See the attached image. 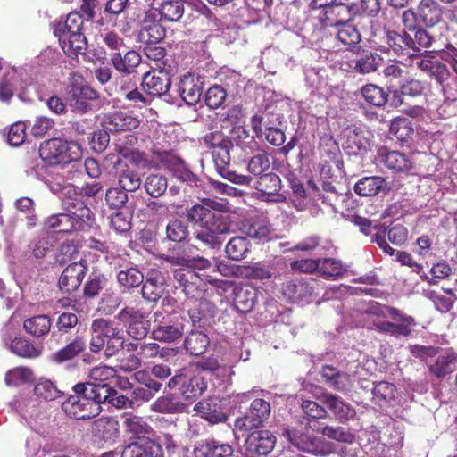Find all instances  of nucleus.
I'll return each mask as SVG.
<instances>
[{"instance_id":"25","label":"nucleus","mask_w":457,"mask_h":457,"mask_svg":"<svg viewBox=\"0 0 457 457\" xmlns=\"http://www.w3.org/2000/svg\"><path fill=\"white\" fill-rule=\"evenodd\" d=\"M307 186L310 190L309 194L314 200H320L322 204L330 206L334 211L337 210V204L344 197L329 181H323L321 187H320L313 180L310 179L307 182Z\"/></svg>"},{"instance_id":"33","label":"nucleus","mask_w":457,"mask_h":457,"mask_svg":"<svg viewBox=\"0 0 457 457\" xmlns=\"http://www.w3.org/2000/svg\"><path fill=\"white\" fill-rule=\"evenodd\" d=\"M259 291L249 285L237 287L234 289L233 304L241 313L250 312L257 303Z\"/></svg>"},{"instance_id":"64","label":"nucleus","mask_w":457,"mask_h":457,"mask_svg":"<svg viewBox=\"0 0 457 457\" xmlns=\"http://www.w3.org/2000/svg\"><path fill=\"white\" fill-rule=\"evenodd\" d=\"M395 392L396 387L394 384L387 381H379L375 383L372 395L377 403H388L395 399Z\"/></svg>"},{"instance_id":"17","label":"nucleus","mask_w":457,"mask_h":457,"mask_svg":"<svg viewBox=\"0 0 457 457\" xmlns=\"http://www.w3.org/2000/svg\"><path fill=\"white\" fill-rule=\"evenodd\" d=\"M320 400L333 413L336 420L345 424L356 415L355 409L341 396L324 392L321 394Z\"/></svg>"},{"instance_id":"23","label":"nucleus","mask_w":457,"mask_h":457,"mask_svg":"<svg viewBox=\"0 0 457 457\" xmlns=\"http://www.w3.org/2000/svg\"><path fill=\"white\" fill-rule=\"evenodd\" d=\"M384 38L388 51H392L398 56L408 55L411 58L413 54L412 53L411 54L413 44L412 37L406 30L387 29Z\"/></svg>"},{"instance_id":"9","label":"nucleus","mask_w":457,"mask_h":457,"mask_svg":"<svg viewBox=\"0 0 457 457\" xmlns=\"http://www.w3.org/2000/svg\"><path fill=\"white\" fill-rule=\"evenodd\" d=\"M95 221L94 214L80 217L79 212L67 211L65 213L52 215L47 220L49 228L56 233H71L73 231H84L89 228Z\"/></svg>"},{"instance_id":"58","label":"nucleus","mask_w":457,"mask_h":457,"mask_svg":"<svg viewBox=\"0 0 457 457\" xmlns=\"http://www.w3.org/2000/svg\"><path fill=\"white\" fill-rule=\"evenodd\" d=\"M361 95L367 103L377 107L384 106L389 96L382 87L374 84L362 87Z\"/></svg>"},{"instance_id":"29","label":"nucleus","mask_w":457,"mask_h":457,"mask_svg":"<svg viewBox=\"0 0 457 457\" xmlns=\"http://www.w3.org/2000/svg\"><path fill=\"white\" fill-rule=\"evenodd\" d=\"M378 156L380 162L389 170L407 172L412 168V162L409 156L399 151H393L383 146L378 150Z\"/></svg>"},{"instance_id":"35","label":"nucleus","mask_w":457,"mask_h":457,"mask_svg":"<svg viewBox=\"0 0 457 457\" xmlns=\"http://www.w3.org/2000/svg\"><path fill=\"white\" fill-rule=\"evenodd\" d=\"M117 167L118 183L121 188L127 192H135L141 184L139 173L127 163L122 162L119 158L114 162Z\"/></svg>"},{"instance_id":"11","label":"nucleus","mask_w":457,"mask_h":457,"mask_svg":"<svg viewBox=\"0 0 457 457\" xmlns=\"http://www.w3.org/2000/svg\"><path fill=\"white\" fill-rule=\"evenodd\" d=\"M88 270L86 260L80 259L69 264L62 272L58 287L62 293L71 294L75 292L81 285Z\"/></svg>"},{"instance_id":"59","label":"nucleus","mask_w":457,"mask_h":457,"mask_svg":"<svg viewBox=\"0 0 457 457\" xmlns=\"http://www.w3.org/2000/svg\"><path fill=\"white\" fill-rule=\"evenodd\" d=\"M101 386L104 387L107 395L104 399H102L103 403H109L116 409L123 408H133L134 401L128 396L119 393L117 390L112 388L109 384H101Z\"/></svg>"},{"instance_id":"63","label":"nucleus","mask_w":457,"mask_h":457,"mask_svg":"<svg viewBox=\"0 0 457 457\" xmlns=\"http://www.w3.org/2000/svg\"><path fill=\"white\" fill-rule=\"evenodd\" d=\"M189 237L187 225L181 220H170L166 226V238L175 243L185 242Z\"/></svg>"},{"instance_id":"45","label":"nucleus","mask_w":457,"mask_h":457,"mask_svg":"<svg viewBox=\"0 0 457 457\" xmlns=\"http://www.w3.org/2000/svg\"><path fill=\"white\" fill-rule=\"evenodd\" d=\"M251 243L245 237H234L225 246L227 257L233 261H241L247 257L251 252Z\"/></svg>"},{"instance_id":"13","label":"nucleus","mask_w":457,"mask_h":457,"mask_svg":"<svg viewBox=\"0 0 457 457\" xmlns=\"http://www.w3.org/2000/svg\"><path fill=\"white\" fill-rule=\"evenodd\" d=\"M104 387L101 386L99 383L91 382H79L76 384L72 390L77 395L80 402L94 408V411L91 412V417L97 416L102 411V399H104L107 395Z\"/></svg>"},{"instance_id":"18","label":"nucleus","mask_w":457,"mask_h":457,"mask_svg":"<svg viewBox=\"0 0 457 457\" xmlns=\"http://www.w3.org/2000/svg\"><path fill=\"white\" fill-rule=\"evenodd\" d=\"M391 319L400 321V323L376 321L373 324L378 332L389 334L395 337H409L413 330V327L416 326L415 319L412 316L403 314L400 310L399 314L395 318Z\"/></svg>"},{"instance_id":"24","label":"nucleus","mask_w":457,"mask_h":457,"mask_svg":"<svg viewBox=\"0 0 457 457\" xmlns=\"http://www.w3.org/2000/svg\"><path fill=\"white\" fill-rule=\"evenodd\" d=\"M164 285L165 277L163 272L156 269L149 270L141 289L143 298L149 302H156L163 295Z\"/></svg>"},{"instance_id":"14","label":"nucleus","mask_w":457,"mask_h":457,"mask_svg":"<svg viewBox=\"0 0 457 457\" xmlns=\"http://www.w3.org/2000/svg\"><path fill=\"white\" fill-rule=\"evenodd\" d=\"M170 87V74L163 69L149 71L143 76L142 87L147 95L162 96L169 92Z\"/></svg>"},{"instance_id":"44","label":"nucleus","mask_w":457,"mask_h":457,"mask_svg":"<svg viewBox=\"0 0 457 457\" xmlns=\"http://www.w3.org/2000/svg\"><path fill=\"white\" fill-rule=\"evenodd\" d=\"M62 411L71 418L76 420L91 419V412L94 408L80 402L77 395H70L62 404Z\"/></svg>"},{"instance_id":"39","label":"nucleus","mask_w":457,"mask_h":457,"mask_svg":"<svg viewBox=\"0 0 457 457\" xmlns=\"http://www.w3.org/2000/svg\"><path fill=\"white\" fill-rule=\"evenodd\" d=\"M9 350L23 359H36L40 357L43 353L42 346L35 345L24 337L13 338L10 343Z\"/></svg>"},{"instance_id":"4","label":"nucleus","mask_w":457,"mask_h":457,"mask_svg":"<svg viewBox=\"0 0 457 457\" xmlns=\"http://www.w3.org/2000/svg\"><path fill=\"white\" fill-rule=\"evenodd\" d=\"M229 212L228 203L219 202L211 198H203L200 203L187 209V218L199 227L231 223L229 216L225 213Z\"/></svg>"},{"instance_id":"46","label":"nucleus","mask_w":457,"mask_h":457,"mask_svg":"<svg viewBox=\"0 0 457 457\" xmlns=\"http://www.w3.org/2000/svg\"><path fill=\"white\" fill-rule=\"evenodd\" d=\"M310 428L313 431L322 434L323 436L341 443L353 444L355 440V436L348 429L343 427H333V426H314L310 424Z\"/></svg>"},{"instance_id":"37","label":"nucleus","mask_w":457,"mask_h":457,"mask_svg":"<svg viewBox=\"0 0 457 457\" xmlns=\"http://www.w3.org/2000/svg\"><path fill=\"white\" fill-rule=\"evenodd\" d=\"M231 445L220 443L213 438L197 442L193 449L194 457H227V450Z\"/></svg>"},{"instance_id":"50","label":"nucleus","mask_w":457,"mask_h":457,"mask_svg":"<svg viewBox=\"0 0 457 457\" xmlns=\"http://www.w3.org/2000/svg\"><path fill=\"white\" fill-rule=\"evenodd\" d=\"M353 21H346L339 25L337 30V39L348 50H351L361 40L359 29L352 24Z\"/></svg>"},{"instance_id":"21","label":"nucleus","mask_w":457,"mask_h":457,"mask_svg":"<svg viewBox=\"0 0 457 457\" xmlns=\"http://www.w3.org/2000/svg\"><path fill=\"white\" fill-rule=\"evenodd\" d=\"M281 292L289 303L308 302L313 293V287L304 278H292L281 285Z\"/></svg>"},{"instance_id":"26","label":"nucleus","mask_w":457,"mask_h":457,"mask_svg":"<svg viewBox=\"0 0 457 457\" xmlns=\"http://www.w3.org/2000/svg\"><path fill=\"white\" fill-rule=\"evenodd\" d=\"M353 190L360 196L370 197L380 193L386 195L391 190V187L384 177L367 176L360 179L354 184Z\"/></svg>"},{"instance_id":"47","label":"nucleus","mask_w":457,"mask_h":457,"mask_svg":"<svg viewBox=\"0 0 457 457\" xmlns=\"http://www.w3.org/2000/svg\"><path fill=\"white\" fill-rule=\"evenodd\" d=\"M194 410L197 411L202 418L212 424H217L226 420V415L212 399L198 402L195 405Z\"/></svg>"},{"instance_id":"19","label":"nucleus","mask_w":457,"mask_h":457,"mask_svg":"<svg viewBox=\"0 0 457 457\" xmlns=\"http://www.w3.org/2000/svg\"><path fill=\"white\" fill-rule=\"evenodd\" d=\"M203 88V79L188 72L180 78L178 90L181 99L187 105H195L201 99Z\"/></svg>"},{"instance_id":"62","label":"nucleus","mask_w":457,"mask_h":457,"mask_svg":"<svg viewBox=\"0 0 457 457\" xmlns=\"http://www.w3.org/2000/svg\"><path fill=\"white\" fill-rule=\"evenodd\" d=\"M318 272L324 278H340L345 272L341 261L333 258H319Z\"/></svg>"},{"instance_id":"60","label":"nucleus","mask_w":457,"mask_h":457,"mask_svg":"<svg viewBox=\"0 0 457 457\" xmlns=\"http://www.w3.org/2000/svg\"><path fill=\"white\" fill-rule=\"evenodd\" d=\"M117 279L121 287L130 289L142 285L145 276L137 268L130 267L120 270L117 274Z\"/></svg>"},{"instance_id":"15","label":"nucleus","mask_w":457,"mask_h":457,"mask_svg":"<svg viewBox=\"0 0 457 457\" xmlns=\"http://www.w3.org/2000/svg\"><path fill=\"white\" fill-rule=\"evenodd\" d=\"M91 338L89 348L92 353H99L104 349V342L115 335L120 328L113 321L104 318L96 319L91 323Z\"/></svg>"},{"instance_id":"43","label":"nucleus","mask_w":457,"mask_h":457,"mask_svg":"<svg viewBox=\"0 0 457 457\" xmlns=\"http://www.w3.org/2000/svg\"><path fill=\"white\" fill-rule=\"evenodd\" d=\"M166 37V29L159 21H145L138 33V39L145 45L158 44Z\"/></svg>"},{"instance_id":"3","label":"nucleus","mask_w":457,"mask_h":457,"mask_svg":"<svg viewBox=\"0 0 457 457\" xmlns=\"http://www.w3.org/2000/svg\"><path fill=\"white\" fill-rule=\"evenodd\" d=\"M83 29L84 18L78 12H70L64 21L54 24V34L58 37L60 46L68 56L86 54L88 44Z\"/></svg>"},{"instance_id":"2","label":"nucleus","mask_w":457,"mask_h":457,"mask_svg":"<svg viewBox=\"0 0 457 457\" xmlns=\"http://www.w3.org/2000/svg\"><path fill=\"white\" fill-rule=\"evenodd\" d=\"M200 142L208 149H212V159L218 173L228 181L237 185H250L249 176L237 174L229 170L233 147L231 139L221 130H213L204 134Z\"/></svg>"},{"instance_id":"53","label":"nucleus","mask_w":457,"mask_h":457,"mask_svg":"<svg viewBox=\"0 0 457 457\" xmlns=\"http://www.w3.org/2000/svg\"><path fill=\"white\" fill-rule=\"evenodd\" d=\"M183 334V326L179 323L170 324L162 322L154 327L152 335L155 340L161 342H174Z\"/></svg>"},{"instance_id":"48","label":"nucleus","mask_w":457,"mask_h":457,"mask_svg":"<svg viewBox=\"0 0 457 457\" xmlns=\"http://www.w3.org/2000/svg\"><path fill=\"white\" fill-rule=\"evenodd\" d=\"M93 431L104 441H111L119 435V424L112 418L101 417L93 422Z\"/></svg>"},{"instance_id":"49","label":"nucleus","mask_w":457,"mask_h":457,"mask_svg":"<svg viewBox=\"0 0 457 457\" xmlns=\"http://www.w3.org/2000/svg\"><path fill=\"white\" fill-rule=\"evenodd\" d=\"M389 132L401 143H409L412 140L414 129L409 119L396 117L391 120Z\"/></svg>"},{"instance_id":"40","label":"nucleus","mask_w":457,"mask_h":457,"mask_svg":"<svg viewBox=\"0 0 457 457\" xmlns=\"http://www.w3.org/2000/svg\"><path fill=\"white\" fill-rule=\"evenodd\" d=\"M207 389V382L204 378L199 374L187 376L184 378L182 386L179 387L181 395L186 400H196Z\"/></svg>"},{"instance_id":"8","label":"nucleus","mask_w":457,"mask_h":457,"mask_svg":"<svg viewBox=\"0 0 457 457\" xmlns=\"http://www.w3.org/2000/svg\"><path fill=\"white\" fill-rule=\"evenodd\" d=\"M359 15V5L353 2H335L324 12L316 14L323 29L338 27L346 21H353Z\"/></svg>"},{"instance_id":"16","label":"nucleus","mask_w":457,"mask_h":457,"mask_svg":"<svg viewBox=\"0 0 457 457\" xmlns=\"http://www.w3.org/2000/svg\"><path fill=\"white\" fill-rule=\"evenodd\" d=\"M139 124L138 118L126 111L109 112L102 120V126L113 133L135 129Z\"/></svg>"},{"instance_id":"5","label":"nucleus","mask_w":457,"mask_h":457,"mask_svg":"<svg viewBox=\"0 0 457 457\" xmlns=\"http://www.w3.org/2000/svg\"><path fill=\"white\" fill-rule=\"evenodd\" d=\"M39 156L51 164H66L81 157V145L75 141L51 138L40 145Z\"/></svg>"},{"instance_id":"30","label":"nucleus","mask_w":457,"mask_h":457,"mask_svg":"<svg viewBox=\"0 0 457 457\" xmlns=\"http://www.w3.org/2000/svg\"><path fill=\"white\" fill-rule=\"evenodd\" d=\"M200 228V230L195 232V238L210 249H219L222 245L220 236L229 233L231 223L221 224L220 227L209 224Z\"/></svg>"},{"instance_id":"6","label":"nucleus","mask_w":457,"mask_h":457,"mask_svg":"<svg viewBox=\"0 0 457 457\" xmlns=\"http://www.w3.org/2000/svg\"><path fill=\"white\" fill-rule=\"evenodd\" d=\"M64 97L73 112L85 114L93 110L100 94L89 85L73 80L66 87Z\"/></svg>"},{"instance_id":"42","label":"nucleus","mask_w":457,"mask_h":457,"mask_svg":"<svg viewBox=\"0 0 457 457\" xmlns=\"http://www.w3.org/2000/svg\"><path fill=\"white\" fill-rule=\"evenodd\" d=\"M418 18L427 27H433L441 20V8L436 0H421L417 7Z\"/></svg>"},{"instance_id":"56","label":"nucleus","mask_w":457,"mask_h":457,"mask_svg":"<svg viewBox=\"0 0 457 457\" xmlns=\"http://www.w3.org/2000/svg\"><path fill=\"white\" fill-rule=\"evenodd\" d=\"M453 273L450 264L445 260H441L435 262L431 269V277L428 276L425 272L421 275L422 281L427 282L429 286H435L439 280L448 278Z\"/></svg>"},{"instance_id":"51","label":"nucleus","mask_w":457,"mask_h":457,"mask_svg":"<svg viewBox=\"0 0 457 457\" xmlns=\"http://www.w3.org/2000/svg\"><path fill=\"white\" fill-rule=\"evenodd\" d=\"M209 345V337L202 331H191L184 340L186 351L195 356L204 353Z\"/></svg>"},{"instance_id":"27","label":"nucleus","mask_w":457,"mask_h":457,"mask_svg":"<svg viewBox=\"0 0 457 457\" xmlns=\"http://www.w3.org/2000/svg\"><path fill=\"white\" fill-rule=\"evenodd\" d=\"M121 457H164L162 448L150 438H143L128 445Z\"/></svg>"},{"instance_id":"1","label":"nucleus","mask_w":457,"mask_h":457,"mask_svg":"<svg viewBox=\"0 0 457 457\" xmlns=\"http://www.w3.org/2000/svg\"><path fill=\"white\" fill-rule=\"evenodd\" d=\"M167 261L171 265L179 267L173 271L176 287L181 288L187 299L201 300L204 295L205 283L197 270L210 269L211 261L203 256L191 257L187 254L170 255Z\"/></svg>"},{"instance_id":"57","label":"nucleus","mask_w":457,"mask_h":457,"mask_svg":"<svg viewBox=\"0 0 457 457\" xmlns=\"http://www.w3.org/2000/svg\"><path fill=\"white\" fill-rule=\"evenodd\" d=\"M123 424L127 432L132 434L138 440L146 438L145 436L149 435L153 430L151 426L140 416L128 417Z\"/></svg>"},{"instance_id":"10","label":"nucleus","mask_w":457,"mask_h":457,"mask_svg":"<svg viewBox=\"0 0 457 457\" xmlns=\"http://www.w3.org/2000/svg\"><path fill=\"white\" fill-rule=\"evenodd\" d=\"M277 443L275 435L267 429L251 432L245 440V457L267 456Z\"/></svg>"},{"instance_id":"38","label":"nucleus","mask_w":457,"mask_h":457,"mask_svg":"<svg viewBox=\"0 0 457 457\" xmlns=\"http://www.w3.org/2000/svg\"><path fill=\"white\" fill-rule=\"evenodd\" d=\"M186 409L187 405L173 394L158 397L150 406L152 411L164 414L182 413Z\"/></svg>"},{"instance_id":"22","label":"nucleus","mask_w":457,"mask_h":457,"mask_svg":"<svg viewBox=\"0 0 457 457\" xmlns=\"http://www.w3.org/2000/svg\"><path fill=\"white\" fill-rule=\"evenodd\" d=\"M320 376L328 386L337 392L349 393L353 387L351 376L331 365H324L321 368Z\"/></svg>"},{"instance_id":"20","label":"nucleus","mask_w":457,"mask_h":457,"mask_svg":"<svg viewBox=\"0 0 457 457\" xmlns=\"http://www.w3.org/2000/svg\"><path fill=\"white\" fill-rule=\"evenodd\" d=\"M434 361L427 363L429 374L438 379H443L456 370L457 353L452 349H446L443 353H438Z\"/></svg>"},{"instance_id":"54","label":"nucleus","mask_w":457,"mask_h":457,"mask_svg":"<svg viewBox=\"0 0 457 457\" xmlns=\"http://www.w3.org/2000/svg\"><path fill=\"white\" fill-rule=\"evenodd\" d=\"M255 188L269 196L277 195L281 189V180L278 175L267 172L259 176Z\"/></svg>"},{"instance_id":"12","label":"nucleus","mask_w":457,"mask_h":457,"mask_svg":"<svg viewBox=\"0 0 457 457\" xmlns=\"http://www.w3.org/2000/svg\"><path fill=\"white\" fill-rule=\"evenodd\" d=\"M411 59L415 61L416 67L438 84L443 85L450 76L447 67L435 59L432 52L424 51L421 54H413Z\"/></svg>"},{"instance_id":"52","label":"nucleus","mask_w":457,"mask_h":457,"mask_svg":"<svg viewBox=\"0 0 457 457\" xmlns=\"http://www.w3.org/2000/svg\"><path fill=\"white\" fill-rule=\"evenodd\" d=\"M161 20L167 22L179 21L184 14L182 0L163 1L157 9Z\"/></svg>"},{"instance_id":"36","label":"nucleus","mask_w":457,"mask_h":457,"mask_svg":"<svg viewBox=\"0 0 457 457\" xmlns=\"http://www.w3.org/2000/svg\"><path fill=\"white\" fill-rule=\"evenodd\" d=\"M110 61L113 68L120 73L129 75L141 63V55L135 50L127 51L124 55L120 52L111 54Z\"/></svg>"},{"instance_id":"32","label":"nucleus","mask_w":457,"mask_h":457,"mask_svg":"<svg viewBox=\"0 0 457 457\" xmlns=\"http://www.w3.org/2000/svg\"><path fill=\"white\" fill-rule=\"evenodd\" d=\"M86 349V342L83 337L77 336L66 345L53 353L49 356L51 362L62 364L71 361L81 354Z\"/></svg>"},{"instance_id":"7","label":"nucleus","mask_w":457,"mask_h":457,"mask_svg":"<svg viewBox=\"0 0 457 457\" xmlns=\"http://www.w3.org/2000/svg\"><path fill=\"white\" fill-rule=\"evenodd\" d=\"M271 412L269 402L262 398L252 401L245 414L237 417L234 421L235 429L240 432H249L263 426Z\"/></svg>"},{"instance_id":"34","label":"nucleus","mask_w":457,"mask_h":457,"mask_svg":"<svg viewBox=\"0 0 457 457\" xmlns=\"http://www.w3.org/2000/svg\"><path fill=\"white\" fill-rule=\"evenodd\" d=\"M61 194L62 206L66 211L79 212L80 217L84 218H87V215L93 214L81 199V194L78 192L77 187L73 185L64 186L62 188Z\"/></svg>"},{"instance_id":"31","label":"nucleus","mask_w":457,"mask_h":457,"mask_svg":"<svg viewBox=\"0 0 457 457\" xmlns=\"http://www.w3.org/2000/svg\"><path fill=\"white\" fill-rule=\"evenodd\" d=\"M342 146L348 155H358L367 151L370 143L363 131L358 128H347L343 133Z\"/></svg>"},{"instance_id":"55","label":"nucleus","mask_w":457,"mask_h":457,"mask_svg":"<svg viewBox=\"0 0 457 457\" xmlns=\"http://www.w3.org/2000/svg\"><path fill=\"white\" fill-rule=\"evenodd\" d=\"M302 410L307 418V425L319 426L318 420L329 418V414L324 406L312 400H303Z\"/></svg>"},{"instance_id":"61","label":"nucleus","mask_w":457,"mask_h":457,"mask_svg":"<svg viewBox=\"0 0 457 457\" xmlns=\"http://www.w3.org/2000/svg\"><path fill=\"white\" fill-rule=\"evenodd\" d=\"M270 169V156L267 152L261 150L248 161L247 170L253 176L259 177L269 172Z\"/></svg>"},{"instance_id":"41","label":"nucleus","mask_w":457,"mask_h":457,"mask_svg":"<svg viewBox=\"0 0 457 457\" xmlns=\"http://www.w3.org/2000/svg\"><path fill=\"white\" fill-rule=\"evenodd\" d=\"M52 328V320L46 314H38L28 318L23 321V328L26 333L36 338L47 336Z\"/></svg>"},{"instance_id":"28","label":"nucleus","mask_w":457,"mask_h":457,"mask_svg":"<svg viewBox=\"0 0 457 457\" xmlns=\"http://www.w3.org/2000/svg\"><path fill=\"white\" fill-rule=\"evenodd\" d=\"M354 59L350 60L348 67L359 74H370L375 72L379 65L381 57L370 50L359 49Z\"/></svg>"}]
</instances>
